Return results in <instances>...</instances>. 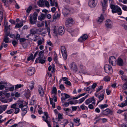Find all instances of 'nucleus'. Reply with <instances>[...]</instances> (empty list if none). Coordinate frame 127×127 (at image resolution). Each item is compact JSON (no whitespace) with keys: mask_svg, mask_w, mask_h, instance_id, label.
I'll return each instance as SVG.
<instances>
[{"mask_svg":"<svg viewBox=\"0 0 127 127\" xmlns=\"http://www.w3.org/2000/svg\"><path fill=\"white\" fill-rule=\"evenodd\" d=\"M38 15V13L36 12H34L32 16L31 14L30 15V18L29 20L31 24H36Z\"/></svg>","mask_w":127,"mask_h":127,"instance_id":"obj_1","label":"nucleus"},{"mask_svg":"<svg viewBox=\"0 0 127 127\" xmlns=\"http://www.w3.org/2000/svg\"><path fill=\"white\" fill-rule=\"evenodd\" d=\"M111 8L112 9V12L113 13H117L119 15H121L122 13V11L121 8L118 5H112L111 6Z\"/></svg>","mask_w":127,"mask_h":127,"instance_id":"obj_2","label":"nucleus"},{"mask_svg":"<svg viewBox=\"0 0 127 127\" xmlns=\"http://www.w3.org/2000/svg\"><path fill=\"white\" fill-rule=\"evenodd\" d=\"M113 112L109 108H107L105 110L101 111V114L99 116V117H101L102 115L107 116L109 114L112 115Z\"/></svg>","mask_w":127,"mask_h":127,"instance_id":"obj_3","label":"nucleus"},{"mask_svg":"<svg viewBox=\"0 0 127 127\" xmlns=\"http://www.w3.org/2000/svg\"><path fill=\"white\" fill-rule=\"evenodd\" d=\"M104 68L105 72L107 73L110 74L112 72V67L109 64H105L104 66Z\"/></svg>","mask_w":127,"mask_h":127,"instance_id":"obj_4","label":"nucleus"},{"mask_svg":"<svg viewBox=\"0 0 127 127\" xmlns=\"http://www.w3.org/2000/svg\"><path fill=\"white\" fill-rule=\"evenodd\" d=\"M61 51L63 57L65 60L67 58V54L65 47L64 46H62L61 47Z\"/></svg>","mask_w":127,"mask_h":127,"instance_id":"obj_5","label":"nucleus"},{"mask_svg":"<svg viewBox=\"0 0 127 127\" xmlns=\"http://www.w3.org/2000/svg\"><path fill=\"white\" fill-rule=\"evenodd\" d=\"M95 99L94 98V96H93L92 97L89 98L87 99L85 101V103L86 104L88 105L90 103L92 102L93 101V102H92V104H94V106L95 105Z\"/></svg>","mask_w":127,"mask_h":127,"instance_id":"obj_6","label":"nucleus"},{"mask_svg":"<svg viewBox=\"0 0 127 127\" xmlns=\"http://www.w3.org/2000/svg\"><path fill=\"white\" fill-rule=\"evenodd\" d=\"M95 1V0H89L88 2L89 6L91 8L95 7L97 4V3Z\"/></svg>","mask_w":127,"mask_h":127,"instance_id":"obj_7","label":"nucleus"},{"mask_svg":"<svg viewBox=\"0 0 127 127\" xmlns=\"http://www.w3.org/2000/svg\"><path fill=\"white\" fill-rule=\"evenodd\" d=\"M73 23L72 19L70 18L66 20L65 22V25L66 27H69L72 26Z\"/></svg>","mask_w":127,"mask_h":127,"instance_id":"obj_8","label":"nucleus"},{"mask_svg":"<svg viewBox=\"0 0 127 127\" xmlns=\"http://www.w3.org/2000/svg\"><path fill=\"white\" fill-rule=\"evenodd\" d=\"M107 0H103L101 1L102 11L103 13L106 9Z\"/></svg>","mask_w":127,"mask_h":127,"instance_id":"obj_9","label":"nucleus"},{"mask_svg":"<svg viewBox=\"0 0 127 127\" xmlns=\"http://www.w3.org/2000/svg\"><path fill=\"white\" fill-rule=\"evenodd\" d=\"M27 106L26 105H25L23 106L22 108H21V110L22 112V116H24L27 113Z\"/></svg>","mask_w":127,"mask_h":127,"instance_id":"obj_10","label":"nucleus"},{"mask_svg":"<svg viewBox=\"0 0 127 127\" xmlns=\"http://www.w3.org/2000/svg\"><path fill=\"white\" fill-rule=\"evenodd\" d=\"M27 74L31 76L33 74L34 72V68L33 67L29 68L27 70Z\"/></svg>","mask_w":127,"mask_h":127,"instance_id":"obj_11","label":"nucleus"},{"mask_svg":"<svg viewBox=\"0 0 127 127\" xmlns=\"http://www.w3.org/2000/svg\"><path fill=\"white\" fill-rule=\"evenodd\" d=\"M72 9L71 8H65L63 10V13L64 16H67Z\"/></svg>","mask_w":127,"mask_h":127,"instance_id":"obj_12","label":"nucleus"},{"mask_svg":"<svg viewBox=\"0 0 127 127\" xmlns=\"http://www.w3.org/2000/svg\"><path fill=\"white\" fill-rule=\"evenodd\" d=\"M112 22L110 20H106L105 26L107 29L111 28H112Z\"/></svg>","mask_w":127,"mask_h":127,"instance_id":"obj_13","label":"nucleus"},{"mask_svg":"<svg viewBox=\"0 0 127 127\" xmlns=\"http://www.w3.org/2000/svg\"><path fill=\"white\" fill-rule=\"evenodd\" d=\"M38 90L40 96L41 97L43 96L44 95V91L43 88L41 86H39Z\"/></svg>","mask_w":127,"mask_h":127,"instance_id":"obj_14","label":"nucleus"},{"mask_svg":"<svg viewBox=\"0 0 127 127\" xmlns=\"http://www.w3.org/2000/svg\"><path fill=\"white\" fill-rule=\"evenodd\" d=\"M70 67L71 70L75 72H76L77 71V67L74 63H72L70 65Z\"/></svg>","mask_w":127,"mask_h":127,"instance_id":"obj_15","label":"nucleus"},{"mask_svg":"<svg viewBox=\"0 0 127 127\" xmlns=\"http://www.w3.org/2000/svg\"><path fill=\"white\" fill-rule=\"evenodd\" d=\"M116 58L113 56H111L109 57V63L111 64L113 66L114 64L113 63L114 62H116Z\"/></svg>","mask_w":127,"mask_h":127,"instance_id":"obj_16","label":"nucleus"},{"mask_svg":"<svg viewBox=\"0 0 127 127\" xmlns=\"http://www.w3.org/2000/svg\"><path fill=\"white\" fill-rule=\"evenodd\" d=\"M117 64L120 66H122L124 64V62L123 59L120 58H118L117 59Z\"/></svg>","mask_w":127,"mask_h":127,"instance_id":"obj_17","label":"nucleus"},{"mask_svg":"<svg viewBox=\"0 0 127 127\" xmlns=\"http://www.w3.org/2000/svg\"><path fill=\"white\" fill-rule=\"evenodd\" d=\"M88 38V36L86 34H84L82 36H81L78 39V41L80 42L86 40Z\"/></svg>","mask_w":127,"mask_h":127,"instance_id":"obj_18","label":"nucleus"},{"mask_svg":"<svg viewBox=\"0 0 127 127\" xmlns=\"http://www.w3.org/2000/svg\"><path fill=\"white\" fill-rule=\"evenodd\" d=\"M65 31V30L64 28L60 27L58 29V34L62 35L64 33Z\"/></svg>","mask_w":127,"mask_h":127,"instance_id":"obj_19","label":"nucleus"},{"mask_svg":"<svg viewBox=\"0 0 127 127\" xmlns=\"http://www.w3.org/2000/svg\"><path fill=\"white\" fill-rule=\"evenodd\" d=\"M7 105H3L0 106V114L5 111L7 108Z\"/></svg>","mask_w":127,"mask_h":127,"instance_id":"obj_20","label":"nucleus"},{"mask_svg":"<svg viewBox=\"0 0 127 127\" xmlns=\"http://www.w3.org/2000/svg\"><path fill=\"white\" fill-rule=\"evenodd\" d=\"M23 101L21 100H18L16 104L17 105H18L19 107V108H22L24 105L23 104Z\"/></svg>","mask_w":127,"mask_h":127,"instance_id":"obj_21","label":"nucleus"},{"mask_svg":"<svg viewBox=\"0 0 127 127\" xmlns=\"http://www.w3.org/2000/svg\"><path fill=\"white\" fill-rule=\"evenodd\" d=\"M44 2L45 1H43V0H40L37 2V3L39 6L42 7L44 6Z\"/></svg>","mask_w":127,"mask_h":127,"instance_id":"obj_22","label":"nucleus"},{"mask_svg":"<svg viewBox=\"0 0 127 127\" xmlns=\"http://www.w3.org/2000/svg\"><path fill=\"white\" fill-rule=\"evenodd\" d=\"M63 109L64 111H65V112L66 113V115H68L69 114L70 112L71 113L72 112L71 109L69 108H64Z\"/></svg>","mask_w":127,"mask_h":127,"instance_id":"obj_23","label":"nucleus"},{"mask_svg":"<svg viewBox=\"0 0 127 127\" xmlns=\"http://www.w3.org/2000/svg\"><path fill=\"white\" fill-rule=\"evenodd\" d=\"M45 15L43 13H42L38 17V19L40 21H42L45 19Z\"/></svg>","mask_w":127,"mask_h":127,"instance_id":"obj_24","label":"nucleus"},{"mask_svg":"<svg viewBox=\"0 0 127 127\" xmlns=\"http://www.w3.org/2000/svg\"><path fill=\"white\" fill-rule=\"evenodd\" d=\"M45 58L44 57L43 58H38V60L39 61V63L41 64H43L45 62Z\"/></svg>","mask_w":127,"mask_h":127,"instance_id":"obj_25","label":"nucleus"},{"mask_svg":"<svg viewBox=\"0 0 127 127\" xmlns=\"http://www.w3.org/2000/svg\"><path fill=\"white\" fill-rule=\"evenodd\" d=\"M104 20V18L102 14H101L100 16L98 18L97 21L99 23L102 22Z\"/></svg>","mask_w":127,"mask_h":127,"instance_id":"obj_26","label":"nucleus"},{"mask_svg":"<svg viewBox=\"0 0 127 127\" xmlns=\"http://www.w3.org/2000/svg\"><path fill=\"white\" fill-rule=\"evenodd\" d=\"M101 92L102 93L100 95L98 96V98L101 101L103 100L104 98V93L105 92L104 90H102Z\"/></svg>","mask_w":127,"mask_h":127,"instance_id":"obj_27","label":"nucleus"},{"mask_svg":"<svg viewBox=\"0 0 127 127\" xmlns=\"http://www.w3.org/2000/svg\"><path fill=\"white\" fill-rule=\"evenodd\" d=\"M46 116V119H44V121L47 124L48 127H51L50 122L48 121L47 119L49 117L48 115Z\"/></svg>","mask_w":127,"mask_h":127,"instance_id":"obj_28","label":"nucleus"},{"mask_svg":"<svg viewBox=\"0 0 127 127\" xmlns=\"http://www.w3.org/2000/svg\"><path fill=\"white\" fill-rule=\"evenodd\" d=\"M64 95L65 97H62L61 98L62 100H65L66 99L70 97V95L67 94L65 93H64L63 94H62L61 95Z\"/></svg>","mask_w":127,"mask_h":127,"instance_id":"obj_29","label":"nucleus"},{"mask_svg":"<svg viewBox=\"0 0 127 127\" xmlns=\"http://www.w3.org/2000/svg\"><path fill=\"white\" fill-rule=\"evenodd\" d=\"M48 28H49L48 27H46L45 29H42L40 31V32H41V34H44L46 33L47 32V30Z\"/></svg>","mask_w":127,"mask_h":127,"instance_id":"obj_30","label":"nucleus"},{"mask_svg":"<svg viewBox=\"0 0 127 127\" xmlns=\"http://www.w3.org/2000/svg\"><path fill=\"white\" fill-rule=\"evenodd\" d=\"M33 7L31 6H29L27 9L26 10V12L27 13V15H28L31 11Z\"/></svg>","mask_w":127,"mask_h":127,"instance_id":"obj_31","label":"nucleus"},{"mask_svg":"<svg viewBox=\"0 0 127 127\" xmlns=\"http://www.w3.org/2000/svg\"><path fill=\"white\" fill-rule=\"evenodd\" d=\"M80 119L79 118H75L74 119V122L77 123H78V125H76L77 126H78L80 124V123H79Z\"/></svg>","mask_w":127,"mask_h":127,"instance_id":"obj_32","label":"nucleus"},{"mask_svg":"<svg viewBox=\"0 0 127 127\" xmlns=\"http://www.w3.org/2000/svg\"><path fill=\"white\" fill-rule=\"evenodd\" d=\"M44 42V40L43 39V40L40 39L37 42V44L38 45H40L42 44Z\"/></svg>","mask_w":127,"mask_h":127,"instance_id":"obj_33","label":"nucleus"},{"mask_svg":"<svg viewBox=\"0 0 127 127\" xmlns=\"http://www.w3.org/2000/svg\"><path fill=\"white\" fill-rule=\"evenodd\" d=\"M14 111V110L12 109L7 110L5 112V113L7 114H11L13 113Z\"/></svg>","mask_w":127,"mask_h":127,"instance_id":"obj_34","label":"nucleus"},{"mask_svg":"<svg viewBox=\"0 0 127 127\" xmlns=\"http://www.w3.org/2000/svg\"><path fill=\"white\" fill-rule=\"evenodd\" d=\"M3 13L1 11H0V23L3 20Z\"/></svg>","mask_w":127,"mask_h":127,"instance_id":"obj_35","label":"nucleus"},{"mask_svg":"<svg viewBox=\"0 0 127 127\" xmlns=\"http://www.w3.org/2000/svg\"><path fill=\"white\" fill-rule=\"evenodd\" d=\"M34 59V57L33 58V55L31 53L30 54V56L28 58L27 60L28 61H29L31 60H33Z\"/></svg>","mask_w":127,"mask_h":127,"instance_id":"obj_36","label":"nucleus"},{"mask_svg":"<svg viewBox=\"0 0 127 127\" xmlns=\"http://www.w3.org/2000/svg\"><path fill=\"white\" fill-rule=\"evenodd\" d=\"M8 45L7 44H5L4 43L2 42L0 45V50H1L3 47L5 48Z\"/></svg>","mask_w":127,"mask_h":127,"instance_id":"obj_37","label":"nucleus"},{"mask_svg":"<svg viewBox=\"0 0 127 127\" xmlns=\"http://www.w3.org/2000/svg\"><path fill=\"white\" fill-rule=\"evenodd\" d=\"M9 38L6 36H4V39H3V41L4 42L6 43H9Z\"/></svg>","mask_w":127,"mask_h":127,"instance_id":"obj_38","label":"nucleus"},{"mask_svg":"<svg viewBox=\"0 0 127 127\" xmlns=\"http://www.w3.org/2000/svg\"><path fill=\"white\" fill-rule=\"evenodd\" d=\"M44 50H42L40 51L39 53V57L38 58H43L44 57L43 56V54L44 53Z\"/></svg>","mask_w":127,"mask_h":127,"instance_id":"obj_39","label":"nucleus"},{"mask_svg":"<svg viewBox=\"0 0 127 127\" xmlns=\"http://www.w3.org/2000/svg\"><path fill=\"white\" fill-rule=\"evenodd\" d=\"M108 105L107 104H101L99 105V107L101 109L107 107L108 106Z\"/></svg>","mask_w":127,"mask_h":127,"instance_id":"obj_40","label":"nucleus"},{"mask_svg":"<svg viewBox=\"0 0 127 127\" xmlns=\"http://www.w3.org/2000/svg\"><path fill=\"white\" fill-rule=\"evenodd\" d=\"M23 85H21L20 84L16 85H15V90H16L17 89L23 87Z\"/></svg>","mask_w":127,"mask_h":127,"instance_id":"obj_41","label":"nucleus"},{"mask_svg":"<svg viewBox=\"0 0 127 127\" xmlns=\"http://www.w3.org/2000/svg\"><path fill=\"white\" fill-rule=\"evenodd\" d=\"M122 80L124 81L127 82V76L125 75H123L121 76Z\"/></svg>","mask_w":127,"mask_h":127,"instance_id":"obj_42","label":"nucleus"},{"mask_svg":"<svg viewBox=\"0 0 127 127\" xmlns=\"http://www.w3.org/2000/svg\"><path fill=\"white\" fill-rule=\"evenodd\" d=\"M122 89L126 90L127 89V82H126L123 85Z\"/></svg>","mask_w":127,"mask_h":127,"instance_id":"obj_43","label":"nucleus"},{"mask_svg":"<svg viewBox=\"0 0 127 127\" xmlns=\"http://www.w3.org/2000/svg\"><path fill=\"white\" fill-rule=\"evenodd\" d=\"M23 25V24L22 23H17L15 26V27L17 28H19L22 27Z\"/></svg>","mask_w":127,"mask_h":127,"instance_id":"obj_44","label":"nucleus"},{"mask_svg":"<svg viewBox=\"0 0 127 127\" xmlns=\"http://www.w3.org/2000/svg\"><path fill=\"white\" fill-rule=\"evenodd\" d=\"M57 93V89L56 87H54L52 91V94H55Z\"/></svg>","mask_w":127,"mask_h":127,"instance_id":"obj_45","label":"nucleus"},{"mask_svg":"<svg viewBox=\"0 0 127 127\" xmlns=\"http://www.w3.org/2000/svg\"><path fill=\"white\" fill-rule=\"evenodd\" d=\"M53 33L56 34H58V31H57V29L56 26H54L53 27Z\"/></svg>","mask_w":127,"mask_h":127,"instance_id":"obj_46","label":"nucleus"},{"mask_svg":"<svg viewBox=\"0 0 127 127\" xmlns=\"http://www.w3.org/2000/svg\"><path fill=\"white\" fill-rule=\"evenodd\" d=\"M37 30L36 29H32L31 30V33L34 34L37 31Z\"/></svg>","mask_w":127,"mask_h":127,"instance_id":"obj_47","label":"nucleus"},{"mask_svg":"<svg viewBox=\"0 0 127 127\" xmlns=\"http://www.w3.org/2000/svg\"><path fill=\"white\" fill-rule=\"evenodd\" d=\"M12 43L13 46L15 47L16 45L18 43V41H16L15 40H14L12 42Z\"/></svg>","mask_w":127,"mask_h":127,"instance_id":"obj_48","label":"nucleus"},{"mask_svg":"<svg viewBox=\"0 0 127 127\" xmlns=\"http://www.w3.org/2000/svg\"><path fill=\"white\" fill-rule=\"evenodd\" d=\"M11 95L12 96H15V97H19L20 95V94L18 93L17 92H16L15 94H12Z\"/></svg>","mask_w":127,"mask_h":127,"instance_id":"obj_49","label":"nucleus"},{"mask_svg":"<svg viewBox=\"0 0 127 127\" xmlns=\"http://www.w3.org/2000/svg\"><path fill=\"white\" fill-rule=\"evenodd\" d=\"M85 98H84L83 97L81 98L79 100H77V101H78L77 102L79 103H80L82 102H83L85 100Z\"/></svg>","mask_w":127,"mask_h":127,"instance_id":"obj_50","label":"nucleus"},{"mask_svg":"<svg viewBox=\"0 0 127 127\" xmlns=\"http://www.w3.org/2000/svg\"><path fill=\"white\" fill-rule=\"evenodd\" d=\"M104 81L107 82L110 80V78L108 76H106L104 78Z\"/></svg>","mask_w":127,"mask_h":127,"instance_id":"obj_51","label":"nucleus"},{"mask_svg":"<svg viewBox=\"0 0 127 127\" xmlns=\"http://www.w3.org/2000/svg\"><path fill=\"white\" fill-rule=\"evenodd\" d=\"M92 89V88L91 86H89L87 88H85L84 89V90L87 91H89L90 90H91Z\"/></svg>","mask_w":127,"mask_h":127,"instance_id":"obj_52","label":"nucleus"},{"mask_svg":"<svg viewBox=\"0 0 127 127\" xmlns=\"http://www.w3.org/2000/svg\"><path fill=\"white\" fill-rule=\"evenodd\" d=\"M54 55L55 56L54 58V60L55 62H57L58 61V56L56 53L55 52Z\"/></svg>","mask_w":127,"mask_h":127,"instance_id":"obj_53","label":"nucleus"},{"mask_svg":"<svg viewBox=\"0 0 127 127\" xmlns=\"http://www.w3.org/2000/svg\"><path fill=\"white\" fill-rule=\"evenodd\" d=\"M60 16V15L59 14H55L54 16L53 19L54 20L56 19L57 18H59Z\"/></svg>","mask_w":127,"mask_h":127,"instance_id":"obj_54","label":"nucleus"},{"mask_svg":"<svg viewBox=\"0 0 127 127\" xmlns=\"http://www.w3.org/2000/svg\"><path fill=\"white\" fill-rule=\"evenodd\" d=\"M103 87L102 86H101L98 87V88L96 89V93H97L99 91L102 89Z\"/></svg>","mask_w":127,"mask_h":127,"instance_id":"obj_55","label":"nucleus"},{"mask_svg":"<svg viewBox=\"0 0 127 127\" xmlns=\"http://www.w3.org/2000/svg\"><path fill=\"white\" fill-rule=\"evenodd\" d=\"M44 4L48 8H49L50 6V4L49 2L47 1H45Z\"/></svg>","mask_w":127,"mask_h":127,"instance_id":"obj_56","label":"nucleus"},{"mask_svg":"<svg viewBox=\"0 0 127 127\" xmlns=\"http://www.w3.org/2000/svg\"><path fill=\"white\" fill-rule=\"evenodd\" d=\"M121 26L123 27L127 31V25L126 24L124 23L122 24Z\"/></svg>","mask_w":127,"mask_h":127,"instance_id":"obj_57","label":"nucleus"},{"mask_svg":"<svg viewBox=\"0 0 127 127\" xmlns=\"http://www.w3.org/2000/svg\"><path fill=\"white\" fill-rule=\"evenodd\" d=\"M14 109H15V110L14 113L15 114L18 113L20 111V109L18 108H16Z\"/></svg>","mask_w":127,"mask_h":127,"instance_id":"obj_58","label":"nucleus"},{"mask_svg":"<svg viewBox=\"0 0 127 127\" xmlns=\"http://www.w3.org/2000/svg\"><path fill=\"white\" fill-rule=\"evenodd\" d=\"M7 24H6L5 28V32H7V30L8 29H9V28L8 27L7 25Z\"/></svg>","mask_w":127,"mask_h":127,"instance_id":"obj_59","label":"nucleus"},{"mask_svg":"<svg viewBox=\"0 0 127 127\" xmlns=\"http://www.w3.org/2000/svg\"><path fill=\"white\" fill-rule=\"evenodd\" d=\"M55 0H52L50 1V5L51 6H53L54 5L55 3Z\"/></svg>","mask_w":127,"mask_h":127,"instance_id":"obj_60","label":"nucleus"},{"mask_svg":"<svg viewBox=\"0 0 127 127\" xmlns=\"http://www.w3.org/2000/svg\"><path fill=\"white\" fill-rule=\"evenodd\" d=\"M12 120V119H11L8 121L6 122V123L5 125H7V124L9 123H10V124H11L13 122V121H11Z\"/></svg>","mask_w":127,"mask_h":127,"instance_id":"obj_61","label":"nucleus"},{"mask_svg":"<svg viewBox=\"0 0 127 127\" xmlns=\"http://www.w3.org/2000/svg\"><path fill=\"white\" fill-rule=\"evenodd\" d=\"M17 105V104H16V103H15L14 104H13L12 105L11 107V108H13L14 109H15L16 108V106Z\"/></svg>","mask_w":127,"mask_h":127,"instance_id":"obj_62","label":"nucleus"},{"mask_svg":"<svg viewBox=\"0 0 127 127\" xmlns=\"http://www.w3.org/2000/svg\"><path fill=\"white\" fill-rule=\"evenodd\" d=\"M127 105V104L125 103H121L118 106L120 107H123L124 106H125Z\"/></svg>","mask_w":127,"mask_h":127,"instance_id":"obj_63","label":"nucleus"},{"mask_svg":"<svg viewBox=\"0 0 127 127\" xmlns=\"http://www.w3.org/2000/svg\"><path fill=\"white\" fill-rule=\"evenodd\" d=\"M97 84L96 83H94L92 86H91L92 89H95L96 86Z\"/></svg>","mask_w":127,"mask_h":127,"instance_id":"obj_64","label":"nucleus"}]
</instances>
